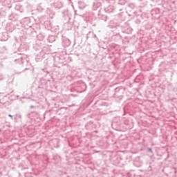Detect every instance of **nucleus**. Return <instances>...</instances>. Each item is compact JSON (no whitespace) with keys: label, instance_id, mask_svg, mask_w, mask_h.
<instances>
[{"label":"nucleus","instance_id":"1","mask_svg":"<svg viewBox=\"0 0 177 177\" xmlns=\"http://www.w3.org/2000/svg\"><path fill=\"white\" fill-rule=\"evenodd\" d=\"M19 58L15 60L16 63H20L21 64H22V66H24V67H26L28 66V64H30V63H28V57L26 55L19 54Z\"/></svg>","mask_w":177,"mask_h":177},{"label":"nucleus","instance_id":"2","mask_svg":"<svg viewBox=\"0 0 177 177\" xmlns=\"http://www.w3.org/2000/svg\"><path fill=\"white\" fill-rule=\"evenodd\" d=\"M51 6L55 9H60L63 7V3L58 0H55V2L51 3Z\"/></svg>","mask_w":177,"mask_h":177},{"label":"nucleus","instance_id":"3","mask_svg":"<svg viewBox=\"0 0 177 177\" xmlns=\"http://www.w3.org/2000/svg\"><path fill=\"white\" fill-rule=\"evenodd\" d=\"M102 6V3L99 1H95L93 5V10H100V7Z\"/></svg>","mask_w":177,"mask_h":177},{"label":"nucleus","instance_id":"4","mask_svg":"<svg viewBox=\"0 0 177 177\" xmlns=\"http://www.w3.org/2000/svg\"><path fill=\"white\" fill-rule=\"evenodd\" d=\"M62 45L66 48V46H70L71 45V41H70V39L65 38L62 39Z\"/></svg>","mask_w":177,"mask_h":177},{"label":"nucleus","instance_id":"5","mask_svg":"<svg viewBox=\"0 0 177 177\" xmlns=\"http://www.w3.org/2000/svg\"><path fill=\"white\" fill-rule=\"evenodd\" d=\"M104 10L106 13H113L114 12V6H109L104 8Z\"/></svg>","mask_w":177,"mask_h":177},{"label":"nucleus","instance_id":"6","mask_svg":"<svg viewBox=\"0 0 177 177\" xmlns=\"http://www.w3.org/2000/svg\"><path fill=\"white\" fill-rule=\"evenodd\" d=\"M37 39H38V41H44V39H45V36L42 35V33H40L37 36Z\"/></svg>","mask_w":177,"mask_h":177},{"label":"nucleus","instance_id":"7","mask_svg":"<svg viewBox=\"0 0 177 177\" xmlns=\"http://www.w3.org/2000/svg\"><path fill=\"white\" fill-rule=\"evenodd\" d=\"M125 3H127L126 0H119L118 1V5H121L122 6H123V5H125Z\"/></svg>","mask_w":177,"mask_h":177},{"label":"nucleus","instance_id":"8","mask_svg":"<svg viewBox=\"0 0 177 177\" xmlns=\"http://www.w3.org/2000/svg\"><path fill=\"white\" fill-rule=\"evenodd\" d=\"M35 60L36 62H41V60H42V57H41V55H37L35 57Z\"/></svg>","mask_w":177,"mask_h":177},{"label":"nucleus","instance_id":"9","mask_svg":"<svg viewBox=\"0 0 177 177\" xmlns=\"http://www.w3.org/2000/svg\"><path fill=\"white\" fill-rule=\"evenodd\" d=\"M5 77L3 76V75L0 74V81H3V80H4Z\"/></svg>","mask_w":177,"mask_h":177},{"label":"nucleus","instance_id":"10","mask_svg":"<svg viewBox=\"0 0 177 177\" xmlns=\"http://www.w3.org/2000/svg\"><path fill=\"white\" fill-rule=\"evenodd\" d=\"M147 150L151 153V154H153V150L151 149V148H147Z\"/></svg>","mask_w":177,"mask_h":177},{"label":"nucleus","instance_id":"11","mask_svg":"<svg viewBox=\"0 0 177 177\" xmlns=\"http://www.w3.org/2000/svg\"><path fill=\"white\" fill-rule=\"evenodd\" d=\"M8 117H10V118L12 119V120H13V115H8Z\"/></svg>","mask_w":177,"mask_h":177},{"label":"nucleus","instance_id":"12","mask_svg":"<svg viewBox=\"0 0 177 177\" xmlns=\"http://www.w3.org/2000/svg\"><path fill=\"white\" fill-rule=\"evenodd\" d=\"M35 106H34L32 105L30 106V109H35Z\"/></svg>","mask_w":177,"mask_h":177},{"label":"nucleus","instance_id":"13","mask_svg":"<svg viewBox=\"0 0 177 177\" xmlns=\"http://www.w3.org/2000/svg\"><path fill=\"white\" fill-rule=\"evenodd\" d=\"M118 10L119 12H121L122 10V8H119Z\"/></svg>","mask_w":177,"mask_h":177},{"label":"nucleus","instance_id":"14","mask_svg":"<svg viewBox=\"0 0 177 177\" xmlns=\"http://www.w3.org/2000/svg\"><path fill=\"white\" fill-rule=\"evenodd\" d=\"M88 35H89V34H87V35H86V39H88V38H89V37H88Z\"/></svg>","mask_w":177,"mask_h":177},{"label":"nucleus","instance_id":"15","mask_svg":"<svg viewBox=\"0 0 177 177\" xmlns=\"http://www.w3.org/2000/svg\"><path fill=\"white\" fill-rule=\"evenodd\" d=\"M104 19H107V17H106V16H104Z\"/></svg>","mask_w":177,"mask_h":177},{"label":"nucleus","instance_id":"16","mask_svg":"<svg viewBox=\"0 0 177 177\" xmlns=\"http://www.w3.org/2000/svg\"><path fill=\"white\" fill-rule=\"evenodd\" d=\"M3 41H6V39H3Z\"/></svg>","mask_w":177,"mask_h":177},{"label":"nucleus","instance_id":"17","mask_svg":"<svg viewBox=\"0 0 177 177\" xmlns=\"http://www.w3.org/2000/svg\"><path fill=\"white\" fill-rule=\"evenodd\" d=\"M104 21H107V19H105Z\"/></svg>","mask_w":177,"mask_h":177},{"label":"nucleus","instance_id":"18","mask_svg":"<svg viewBox=\"0 0 177 177\" xmlns=\"http://www.w3.org/2000/svg\"><path fill=\"white\" fill-rule=\"evenodd\" d=\"M50 2H52L53 0H50Z\"/></svg>","mask_w":177,"mask_h":177},{"label":"nucleus","instance_id":"19","mask_svg":"<svg viewBox=\"0 0 177 177\" xmlns=\"http://www.w3.org/2000/svg\"><path fill=\"white\" fill-rule=\"evenodd\" d=\"M25 70H27V68H25Z\"/></svg>","mask_w":177,"mask_h":177},{"label":"nucleus","instance_id":"20","mask_svg":"<svg viewBox=\"0 0 177 177\" xmlns=\"http://www.w3.org/2000/svg\"><path fill=\"white\" fill-rule=\"evenodd\" d=\"M94 37H96V35H95Z\"/></svg>","mask_w":177,"mask_h":177}]
</instances>
